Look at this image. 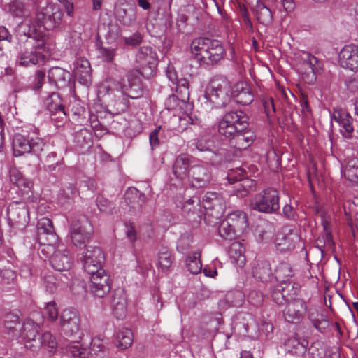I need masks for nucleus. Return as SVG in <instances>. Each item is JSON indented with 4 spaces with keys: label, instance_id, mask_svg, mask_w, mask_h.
<instances>
[{
    "label": "nucleus",
    "instance_id": "1",
    "mask_svg": "<svg viewBox=\"0 0 358 358\" xmlns=\"http://www.w3.org/2000/svg\"><path fill=\"white\" fill-rule=\"evenodd\" d=\"M62 18V10L56 5L48 3L37 10L34 18L22 20L17 27V34L45 40L47 29L59 27Z\"/></svg>",
    "mask_w": 358,
    "mask_h": 358
},
{
    "label": "nucleus",
    "instance_id": "2",
    "mask_svg": "<svg viewBox=\"0 0 358 358\" xmlns=\"http://www.w3.org/2000/svg\"><path fill=\"white\" fill-rule=\"evenodd\" d=\"M248 117L242 111H232L223 115L218 123L219 134L231 141L239 150L246 149L255 140V134L248 129Z\"/></svg>",
    "mask_w": 358,
    "mask_h": 358
},
{
    "label": "nucleus",
    "instance_id": "3",
    "mask_svg": "<svg viewBox=\"0 0 358 358\" xmlns=\"http://www.w3.org/2000/svg\"><path fill=\"white\" fill-rule=\"evenodd\" d=\"M49 145L39 135V130L33 125L17 128L13 136L12 148L16 157L33 153L38 157L48 150Z\"/></svg>",
    "mask_w": 358,
    "mask_h": 358
},
{
    "label": "nucleus",
    "instance_id": "4",
    "mask_svg": "<svg viewBox=\"0 0 358 358\" xmlns=\"http://www.w3.org/2000/svg\"><path fill=\"white\" fill-rule=\"evenodd\" d=\"M190 51L200 65L216 64L225 55L222 42L208 37L194 38L190 45Z\"/></svg>",
    "mask_w": 358,
    "mask_h": 358
},
{
    "label": "nucleus",
    "instance_id": "5",
    "mask_svg": "<svg viewBox=\"0 0 358 358\" xmlns=\"http://www.w3.org/2000/svg\"><path fill=\"white\" fill-rule=\"evenodd\" d=\"M27 38L19 43L18 52L16 63L21 66L30 67L37 64H43L45 55L41 51L45 47V40H36L29 36H24Z\"/></svg>",
    "mask_w": 358,
    "mask_h": 358
},
{
    "label": "nucleus",
    "instance_id": "6",
    "mask_svg": "<svg viewBox=\"0 0 358 358\" xmlns=\"http://www.w3.org/2000/svg\"><path fill=\"white\" fill-rule=\"evenodd\" d=\"M248 227V217L245 212L236 210L229 213L222 221L218 232L225 240L232 241L242 234Z\"/></svg>",
    "mask_w": 358,
    "mask_h": 358
},
{
    "label": "nucleus",
    "instance_id": "7",
    "mask_svg": "<svg viewBox=\"0 0 358 358\" xmlns=\"http://www.w3.org/2000/svg\"><path fill=\"white\" fill-rule=\"evenodd\" d=\"M231 94L230 82L225 77L215 76L210 82L206 97L215 108H222L230 102Z\"/></svg>",
    "mask_w": 358,
    "mask_h": 358
},
{
    "label": "nucleus",
    "instance_id": "8",
    "mask_svg": "<svg viewBox=\"0 0 358 358\" xmlns=\"http://www.w3.org/2000/svg\"><path fill=\"white\" fill-rule=\"evenodd\" d=\"M93 227L85 215H80L73 219L70 225V237L72 244L78 248H83L92 238Z\"/></svg>",
    "mask_w": 358,
    "mask_h": 358
},
{
    "label": "nucleus",
    "instance_id": "9",
    "mask_svg": "<svg viewBox=\"0 0 358 358\" xmlns=\"http://www.w3.org/2000/svg\"><path fill=\"white\" fill-rule=\"evenodd\" d=\"M252 209L265 213H273L280 208L279 194L274 188H267L250 201Z\"/></svg>",
    "mask_w": 358,
    "mask_h": 358
},
{
    "label": "nucleus",
    "instance_id": "10",
    "mask_svg": "<svg viewBox=\"0 0 358 358\" xmlns=\"http://www.w3.org/2000/svg\"><path fill=\"white\" fill-rule=\"evenodd\" d=\"M108 350L99 338H93L91 341L90 351L82 348L79 343L73 344L69 347L70 358H108Z\"/></svg>",
    "mask_w": 358,
    "mask_h": 358
},
{
    "label": "nucleus",
    "instance_id": "11",
    "mask_svg": "<svg viewBox=\"0 0 358 358\" xmlns=\"http://www.w3.org/2000/svg\"><path fill=\"white\" fill-rule=\"evenodd\" d=\"M38 241L41 246V251L48 255L54 250V245L58 237L55 232L52 222L48 217H42L37 224Z\"/></svg>",
    "mask_w": 358,
    "mask_h": 358
},
{
    "label": "nucleus",
    "instance_id": "12",
    "mask_svg": "<svg viewBox=\"0 0 358 358\" xmlns=\"http://www.w3.org/2000/svg\"><path fill=\"white\" fill-rule=\"evenodd\" d=\"M136 62L143 76H152L158 62L156 51L150 46L141 47L136 54Z\"/></svg>",
    "mask_w": 358,
    "mask_h": 358
},
{
    "label": "nucleus",
    "instance_id": "13",
    "mask_svg": "<svg viewBox=\"0 0 358 358\" xmlns=\"http://www.w3.org/2000/svg\"><path fill=\"white\" fill-rule=\"evenodd\" d=\"M103 262L104 255L98 247L88 246L83 253V268L89 275L104 271L102 268Z\"/></svg>",
    "mask_w": 358,
    "mask_h": 358
},
{
    "label": "nucleus",
    "instance_id": "14",
    "mask_svg": "<svg viewBox=\"0 0 358 358\" xmlns=\"http://www.w3.org/2000/svg\"><path fill=\"white\" fill-rule=\"evenodd\" d=\"M300 241V236L295 227L285 226L275 239V248L280 252L290 251L295 248Z\"/></svg>",
    "mask_w": 358,
    "mask_h": 358
},
{
    "label": "nucleus",
    "instance_id": "15",
    "mask_svg": "<svg viewBox=\"0 0 358 358\" xmlns=\"http://www.w3.org/2000/svg\"><path fill=\"white\" fill-rule=\"evenodd\" d=\"M60 328L69 336L76 335L80 330V317L73 308L64 309L60 315Z\"/></svg>",
    "mask_w": 358,
    "mask_h": 358
},
{
    "label": "nucleus",
    "instance_id": "16",
    "mask_svg": "<svg viewBox=\"0 0 358 358\" xmlns=\"http://www.w3.org/2000/svg\"><path fill=\"white\" fill-rule=\"evenodd\" d=\"M40 327L31 320H27L21 327V337L24 340V346L35 351L41 348Z\"/></svg>",
    "mask_w": 358,
    "mask_h": 358
},
{
    "label": "nucleus",
    "instance_id": "17",
    "mask_svg": "<svg viewBox=\"0 0 358 358\" xmlns=\"http://www.w3.org/2000/svg\"><path fill=\"white\" fill-rule=\"evenodd\" d=\"M202 205L206 210V215L216 220L222 215L225 207L222 197L213 192L206 193L202 199Z\"/></svg>",
    "mask_w": 358,
    "mask_h": 358
},
{
    "label": "nucleus",
    "instance_id": "18",
    "mask_svg": "<svg viewBox=\"0 0 358 358\" xmlns=\"http://www.w3.org/2000/svg\"><path fill=\"white\" fill-rule=\"evenodd\" d=\"M90 275V292L95 296L102 298L105 296L111 289L110 276L106 271H99Z\"/></svg>",
    "mask_w": 358,
    "mask_h": 358
},
{
    "label": "nucleus",
    "instance_id": "19",
    "mask_svg": "<svg viewBox=\"0 0 358 358\" xmlns=\"http://www.w3.org/2000/svg\"><path fill=\"white\" fill-rule=\"evenodd\" d=\"M50 257V263L52 267L58 271H69L73 262V258L69 250L65 248L55 249L48 255Z\"/></svg>",
    "mask_w": 358,
    "mask_h": 358
},
{
    "label": "nucleus",
    "instance_id": "20",
    "mask_svg": "<svg viewBox=\"0 0 358 358\" xmlns=\"http://www.w3.org/2000/svg\"><path fill=\"white\" fill-rule=\"evenodd\" d=\"M133 73H129L127 75V83L124 80L115 83V89L122 92L123 95L132 99H138L142 96V90L138 80L136 78H132Z\"/></svg>",
    "mask_w": 358,
    "mask_h": 358
},
{
    "label": "nucleus",
    "instance_id": "21",
    "mask_svg": "<svg viewBox=\"0 0 358 358\" xmlns=\"http://www.w3.org/2000/svg\"><path fill=\"white\" fill-rule=\"evenodd\" d=\"M342 67L355 71L358 70V47L355 45L344 46L339 54Z\"/></svg>",
    "mask_w": 358,
    "mask_h": 358
},
{
    "label": "nucleus",
    "instance_id": "22",
    "mask_svg": "<svg viewBox=\"0 0 358 358\" xmlns=\"http://www.w3.org/2000/svg\"><path fill=\"white\" fill-rule=\"evenodd\" d=\"M245 171L243 169H237L229 173L227 176L228 181L230 184H236L235 189L237 193L241 196L247 194L250 189H252L255 185L252 180L248 178H243Z\"/></svg>",
    "mask_w": 358,
    "mask_h": 358
},
{
    "label": "nucleus",
    "instance_id": "23",
    "mask_svg": "<svg viewBox=\"0 0 358 358\" xmlns=\"http://www.w3.org/2000/svg\"><path fill=\"white\" fill-rule=\"evenodd\" d=\"M331 121L336 122L340 128V132L343 137L349 138L354 131L352 126V117L345 110H334L331 115Z\"/></svg>",
    "mask_w": 358,
    "mask_h": 358
},
{
    "label": "nucleus",
    "instance_id": "24",
    "mask_svg": "<svg viewBox=\"0 0 358 358\" xmlns=\"http://www.w3.org/2000/svg\"><path fill=\"white\" fill-rule=\"evenodd\" d=\"M45 106L49 111L52 120L57 119L63 120L66 117V112L62 104L59 94L52 92L45 100Z\"/></svg>",
    "mask_w": 358,
    "mask_h": 358
},
{
    "label": "nucleus",
    "instance_id": "25",
    "mask_svg": "<svg viewBox=\"0 0 358 358\" xmlns=\"http://www.w3.org/2000/svg\"><path fill=\"white\" fill-rule=\"evenodd\" d=\"M306 310L307 307L304 300L301 299H294L287 304L284 310V316L285 320L290 322L294 320L301 319Z\"/></svg>",
    "mask_w": 358,
    "mask_h": 358
},
{
    "label": "nucleus",
    "instance_id": "26",
    "mask_svg": "<svg viewBox=\"0 0 358 358\" xmlns=\"http://www.w3.org/2000/svg\"><path fill=\"white\" fill-rule=\"evenodd\" d=\"M192 159V157L187 154H181L176 157L173 171L178 178L183 180L189 176Z\"/></svg>",
    "mask_w": 358,
    "mask_h": 358
},
{
    "label": "nucleus",
    "instance_id": "27",
    "mask_svg": "<svg viewBox=\"0 0 358 358\" xmlns=\"http://www.w3.org/2000/svg\"><path fill=\"white\" fill-rule=\"evenodd\" d=\"M74 75L79 83L88 86L91 84V66L90 62L85 58H79L76 60Z\"/></svg>",
    "mask_w": 358,
    "mask_h": 358
},
{
    "label": "nucleus",
    "instance_id": "28",
    "mask_svg": "<svg viewBox=\"0 0 358 358\" xmlns=\"http://www.w3.org/2000/svg\"><path fill=\"white\" fill-rule=\"evenodd\" d=\"M189 175L192 177V185L195 188L206 187L210 180V173L203 166H192Z\"/></svg>",
    "mask_w": 358,
    "mask_h": 358
},
{
    "label": "nucleus",
    "instance_id": "29",
    "mask_svg": "<svg viewBox=\"0 0 358 358\" xmlns=\"http://www.w3.org/2000/svg\"><path fill=\"white\" fill-rule=\"evenodd\" d=\"M111 305L113 312L117 319L123 317L127 310V296L122 289L115 290L113 292Z\"/></svg>",
    "mask_w": 358,
    "mask_h": 358
},
{
    "label": "nucleus",
    "instance_id": "30",
    "mask_svg": "<svg viewBox=\"0 0 358 358\" xmlns=\"http://www.w3.org/2000/svg\"><path fill=\"white\" fill-rule=\"evenodd\" d=\"M125 201L128 206L134 211L140 210L145 203L146 196L136 188H129L126 192Z\"/></svg>",
    "mask_w": 358,
    "mask_h": 358
},
{
    "label": "nucleus",
    "instance_id": "31",
    "mask_svg": "<svg viewBox=\"0 0 358 358\" xmlns=\"http://www.w3.org/2000/svg\"><path fill=\"white\" fill-rule=\"evenodd\" d=\"M48 78L50 83L57 87H66L71 78L69 71L58 66H53L48 71Z\"/></svg>",
    "mask_w": 358,
    "mask_h": 358
},
{
    "label": "nucleus",
    "instance_id": "32",
    "mask_svg": "<svg viewBox=\"0 0 358 358\" xmlns=\"http://www.w3.org/2000/svg\"><path fill=\"white\" fill-rule=\"evenodd\" d=\"M303 61L299 70L302 74L308 77V82L314 81L318 72L317 59L310 54L306 53L303 57Z\"/></svg>",
    "mask_w": 358,
    "mask_h": 358
},
{
    "label": "nucleus",
    "instance_id": "33",
    "mask_svg": "<svg viewBox=\"0 0 358 358\" xmlns=\"http://www.w3.org/2000/svg\"><path fill=\"white\" fill-rule=\"evenodd\" d=\"M6 10L12 17L15 18L32 19L28 17L29 10L28 6L22 0H12L6 6Z\"/></svg>",
    "mask_w": 358,
    "mask_h": 358
},
{
    "label": "nucleus",
    "instance_id": "34",
    "mask_svg": "<svg viewBox=\"0 0 358 358\" xmlns=\"http://www.w3.org/2000/svg\"><path fill=\"white\" fill-rule=\"evenodd\" d=\"M8 219L17 224H24L27 222L28 210L24 206H19L17 203L9 205L7 209Z\"/></svg>",
    "mask_w": 358,
    "mask_h": 358
},
{
    "label": "nucleus",
    "instance_id": "35",
    "mask_svg": "<svg viewBox=\"0 0 358 358\" xmlns=\"http://www.w3.org/2000/svg\"><path fill=\"white\" fill-rule=\"evenodd\" d=\"M234 98L236 103L241 105H249L254 100V94L250 87L245 83H240L236 85Z\"/></svg>",
    "mask_w": 358,
    "mask_h": 358
},
{
    "label": "nucleus",
    "instance_id": "36",
    "mask_svg": "<svg viewBox=\"0 0 358 358\" xmlns=\"http://www.w3.org/2000/svg\"><path fill=\"white\" fill-rule=\"evenodd\" d=\"M252 274L254 278L263 282L271 281L273 277V273L270 262L268 261L258 262L256 266L253 267Z\"/></svg>",
    "mask_w": 358,
    "mask_h": 358
},
{
    "label": "nucleus",
    "instance_id": "37",
    "mask_svg": "<svg viewBox=\"0 0 358 358\" xmlns=\"http://www.w3.org/2000/svg\"><path fill=\"white\" fill-rule=\"evenodd\" d=\"M308 341L298 337L289 338L285 343L287 350L292 355H302L306 352Z\"/></svg>",
    "mask_w": 358,
    "mask_h": 358
},
{
    "label": "nucleus",
    "instance_id": "38",
    "mask_svg": "<svg viewBox=\"0 0 358 358\" xmlns=\"http://www.w3.org/2000/svg\"><path fill=\"white\" fill-rule=\"evenodd\" d=\"M173 260L174 257L171 252L167 248L162 247L159 249L157 266L162 272L169 271Z\"/></svg>",
    "mask_w": 358,
    "mask_h": 358
},
{
    "label": "nucleus",
    "instance_id": "39",
    "mask_svg": "<svg viewBox=\"0 0 358 358\" xmlns=\"http://www.w3.org/2000/svg\"><path fill=\"white\" fill-rule=\"evenodd\" d=\"M308 317L315 329L322 331L328 327L327 317L316 308H310L308 310Z\"/></svg>",
    "mask_w": 358,
    "mask_h": 358
},
{
    "label": "nucleus",
    "instance_id": "40",
    "mask_svg": "<svg viewBox=\"0 0 358 358\" xmlns=\"http://www.w3.org/2000/svg\"><path fill=\"white\" fill-rule=\"evenodd\" d=\"M201 255V251L196 250L187 256L186 264L187 269L194 275L200 273L202 270V264L200 260Z\"/></svg>",
    "mask_w": 358,
    "mask_h": 358
},
{
    "label": "nucleus",
    "instance_id": "41",
    "mask_svg": "<svg viewBox=\"0 0 358 358\" xmlns=\"http://www.w3.org/2000/svg\"><path fill=\"white\" fill-rule=\"evenodd\" d=\"M117 347L120 349H126L131 346L134 341L131 331L127 328L120 329L115 336Z\"/></svg>",
    "mask_w": 358,
    "mask_h": 358
},
{
    "label": "nucleus",
    "instance_id": "42",
    "mask_svg": "<svg viewBox=\"0 0 358 358\" xmlns=\"http://www.w3.org/2000/svg\"><path fill=\"white\" fill-rule=\"evenodd\" d=\"M244 252V246L239 242H234L230 246L229 255L231 259H232L239 266H242L245 264V261Z\"/></svg>",
    "mask_w": 358,
    "mask_h": 358
},
{
    "label": "nucleus",
    "instance_id": "43",
    "mask_svg": "<svg viewBox=\"0 0 358 358\" xmlns=\"http://www.w3.org/2000/svg\"><path fill=\"white\" fill-rule=\"evenodd\" d=\"M274 275L278 281L284 282L292 277L294 272L289 263L282 262L276 267Z\"/></svg>",
    "mask_w": 358,
    "mask_h": 358
},
{
    "label": "nucleus",
    "instance_id": "44",
    "mask_svg": "<svg viewBox=\"0 0 358 358\" xmlns=\"http://www.w3.org/2000/svg\"><path fill=\"white\" fill-rule=\"evenodd\" d=\"M115 15L118 20L124 25H131L136 19V14L134 10L127 11L122 8H118L115 10Z\"/></svg>",
    "mask_w": 358,
    "mask_h": 358
},
{
    "label": "nucleus",
    "instance_id": "45",
    "mask_svg": "<svg viewBox=\"0 0 358 358\" xmlns=\"http://www.w3.org/2000/svg\"><path fill=\"white\" fill-rule=\"evenodd\" d=\"M345 178L355 183H358V162L353 160L349 161L343 169Z\"/></svg>",
    "mask_w": 358,
    "mask_h": 358
},
{
    "label": "nucleus",
    "instance_id": "46",
    "mask_svg": "<svg viewBox=\"0 0 358 358\" xmlns=\"http://www.w3.org/2000/svg\"><path fill=\"white\" fill-rule=\"evenodd\" d=\"M256 15L259 22L264 25H268L272 22L271 11L262 3L257 6Z\"/></svg>",
    "mask_w": 358,
    "mask_h": 358
},
{
    "label": "nucleus",
    "instance_id": "47",
    "mask_svg": "<svg viewBox=\"0 0 358 358\" xmlns=\"http://www.w3.org/2000/svg\"><path fill=\"white\" fill-rule=\"evenodd\" d=\"M41 348L47 349L52 352L57 347L55 338L49 332H45L40 336Z\"/></svg>",
    "mask_w": 358,
    "mask_h": 358
},
{
    "label": "nucleus",
    "instance_id": "48",
    "mask_svg": "<svg viewBox=\"0 0 358 358\" xmlns=\"http://www.w3.org/2000/svg\"><path fill=\"white\" fill-rule=\"evenodd\" d=\"M188 86V80L185 78H178V82L172 86V87L176 88V92L181 94V99L182 102H185L186 100L189 99V92Z\"/></svg>",
    "mask_w": 358,
    "mask_h": 358
},
{
    "label": "nucleus",
    "instance_id": "49",
    "mask_svg": "<svg viewBox=\"0 0 358 358\" xmlns=\"http://www.w3.org/2000/svg\"><path fill=\"white\" fill-rule=\"evenodd\" d=\"M20 324L19 317L13 313H8L6 315L4 320V327L8 329V333H14L17 327H20Z\"/></svg>",
    "mask_w": 358,
    "mask_h": 358
},
{
    "label": "nucleus",
    "instance_id": "50",
    "mask_svg": "<svg viewBox=\"0 0 358 358\" xmlns=\"http://www.w3.org/2000/svg\"><path fill=\"white\" fill-rule=\"evenodd\" d=\"M43 315L45 318L55 321L58 317V309L55 302L50 301L45 304L44 308Z\"/></svg>",
    "mask_w": 358,
    "mask_h": 358
},
{
    "label": "nucleus",
    "instance_id": "51",
    "mask_svg": "<svg viewBox=\"0 0 358 358\" xmlns=\"http://www.w3.org/2000/svg\"><path fill=\"white\" fill-rule=\"evenodd\" d=\"M196 148L201 152L208 151L212 152L213 155L216 154V150L213 145V141L205 138H201L197 141Z\"/></svg>",
    "mask_w": 358,
    "mask_h": 358
},
{
    "label": "nucleus",
    "instance_id": "52",
    "mask_svg": "<svg viewBox=\"0 0 358 358\" xmlns=\"http://www.w3.org/2000/svg\"><path fill=\"white\" fill-rule=\"evenodd\" d=\"M43 284L46 290L50 293H52L57 289L58 280L55 276L50 274L44 277Z\"/></svg>",
    "mask_w": 358,
    "mask_h": 358
},
{
    "label": "nucleus",
    "instance_id": "53",
    "mask_svg": "<svg viewBox=\"0 0 358 358\" xmlns=\"http://www.w3.org/2000/svg\"><path fill=\"white\" fill-rule=\"evenodd\" d=\"M98 51L99 57L107 62H112L115 56V49L114 48L101 47L98 49Z\"/></svg>",
    "mask_w": 358,
    "mask_h": 358
},
{
    "label": "nucleus",
    "instance_id": "54",
    "mask_svg": "<svg viewBox=\"0 0 358 358\" xmlns=\"http://www.w3.org/2000/svg\"><path fill=\"white\" fill-rule=\"evenodd\" d=\"M284 288L282 285H279L273 291L271 296L273 300L278 305H282L285 302V295L283 293Z\"/></svg>",
    "mask_w": 358,
    "mask_h": 358
},
{
    "label": "nucleus",
    "instance_id": "55",
    "mask_svg": "<svg viewBox=\"0 0 358 358\" xmlns=\"http://www.w3.org/2000/svg\"><path fill=\"white\" fill-rule=\"evenodd\" d=\"M77 194L76 187L73 184H69L60 192V197L64 199H71Z\"/></svg>",
    "mask_w": 358,
    "mask_h": 358
},
{
    "label": "nucleus",
    "instance_id": "56",
    "mask_svg": "<svg viewBox=\"0 0 358 358\" xmlns=\"http://www.w3.org/2000/svg\"><path fill=\"white\" fill-rule=\"evenodd\" d=\"M162 130V126H159L152 131L149 136V141L152 149L156 148L160 143L159 134Z\"/></svg>",
    "mask_w": 358,
    "mask_h": 358
},
{
    "label": "nucleus",
    "instance_id": "57",
    "mask_svg": "<svg viewBox=\"0 0 358 358\" xmlns=\"http://www.w3.org/2000/svg\"><path fill=\"white\" fill-rule=\"evenodd\" d=\"M142 38V35L139 32H136L130 36L124 37L123 39L126 45L136 46L141 43Z\"/></svg>",
    "mask_w": 358,
    "mask_h": 358
},
{
    "label": "nucleus",
    "instance_id": "58",
    "mask_svg": "<svg viewBox=\"0 0 358 358\" xmlns=\"http://www.w3.org/2000/svg\"><path fill=\"white\" fill-rule=\"evenodd\" d=\"M166 75L169 81L171 82L172 85H174L178 82V76L176 70L173 65L169 63L166 67Z\"/></svg>",
    "mask_w": 358,
    "mask_h": 358
},
{
    "label": "nucleus",
    "instance_id": "59",
    "mask_svg": "<svg viewBox=\"0 0 358 358\" xmlns=\"http://www.w3.org/2000/svg\"><path fill=\"white\" fill-rule=\"evenodd\" d=\"M63 5L66 15L73 17L74 16V5L72 0H57Z\"/></svg>",
    "mask_w": 358,
    "mask_h": 358
},
{
    "label": "nucleus",
    "instance_id": "60",
    "mask_svg": "<svg viewBox=\"0 0 358 358\" xmlns=\"http://www.w3.org/2000/svg\"><path fill=\"white\" fill-rule=\"evenodd\" d=\"M45 73L44 71L41 70H38L36 71L35 74V83L34 85V88L36 90H38L41 88L43 82L45 80Z\"/></svg>",
    "mask_w": 358,
    "mask_h": 358
},
{
    "label": "nucleus",
    "instance_id": "61",
    "mask_svg": "<svg viewBox=\"0 0 358 358\" xmlns=\"http://www.w3.org/2000/svg\"><path fill=\"white\" fill-rule=\"evenodd\" d=\"M263 106L265 113L268 117L271 115V113L275 112V106L272 98H268L263 100Z\"/></svg>",
    "mask_w": 358,
    "mask_h": 358
},
{
    "label": "nucleus",
    "instance_id": "62",
    "mask_svg": "<svg viewBox=\"0 0 358 358\" xmlns=\"http://www.w3.org/2000/svg\"><path fill=\"white\" fill-rule=\"evenodd\" d=\"M283 215L289 220H295L296 218V211L294 208L289 205L286 204L282 208Z\"/></svg>",
    "mask_w": 358,
    "mask_h": 358
},
{
    "label": "nucleus",
    "instance_id": "63",
    "mask_svg": "<svg viewBox=\"0 0 358 358\" xmlns=\"http://www.w3.org/2000/svg\"><path fill=\"white\" fill-rule=\"evenodd\" d=\"M13 40V36L5 27H0V42L2 41H6L8 43H11Z\"/></svg>",
    "mask_w": 358,
    "mask_h": 358
},
{
    "label": "nucleus",
    "instance_id": "64",
    "mask_svg": "<svg viewBox=\"0 0 358 358\" xmlns=\"http://www.w3.org/2000/svg\"><path fill=\"white\" fill-rule=\"evenodd\" d=\"M178 99L173 94L169 96L165 102L166 107L168 110H173L178 105Z\"/></svg>",
    "mask_w": 358,
    "mask_h": 358
}]
</instances>
